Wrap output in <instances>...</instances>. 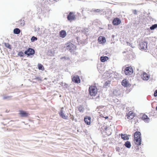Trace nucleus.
<instances>
[{
    "instance_id": "nucleus-9",
    "label": "nucleus",
    "mask_w": 157,
    "mask_h": 157,
    "mask_svg": "<svg viewBox=\"0 0 157 157\" xmlns=\"http://www.w3.org/2000/svg\"><path fill=\"white\" fill-rule=\"evenodd\" d=\"M121 22V20L119 18H115L113 21V24L114 25H117L120 24Z\"/></svg>"
},
{
    "instance_id": "nucleus-12",
    "label": "nucleus",
    "mask_w": 157,
    "mask_h": 157,
    "mask_svg": "<svg viewBox=\"0 0 157 157\" xmlns=\"http://www.w3.org/2000/svg\"><path fill=\"white\" fill-rule=\"evenodd\" d=\"M19 114L21 115V116L24 117H27L29 114L28 113L26 112L23 110L20 111Z\"/></svg>"
},
{
    "instance_id": "nucleus-7",
    "label": "nucleus",
    "mask_w": 157,
    "mask_h": 157,
    "mask_svg": "<svg viewBox=\"0 0 157 157\" xmlns=\"http://www.w3.org/2000/svg\"><path fill=\"white\" fill-rule=\"evenodd\" d=\"M71 79L72 81L76 83H79L80 82V80L79 77L78 75L72 76Z\"/></svg>"
},
{
    "instance_id": "nucleus-8",
    "label": "nucleus",
    "mask_w": 157,
    "mask_h": 157,
    "mask_svg": "<svg viewBox=\"0 0 157 157\" xmlns=\"http://www.w3.org/2000/svg\"><path fill=\"white\" fill-rule=\"evenodd\" d=\"M106 39L103 36H100L98 39V42L100 44H104L106 42Z\"/></svg>"
},
{
    "instance_id": "nucleus-30",
    "label": "nucleus",
    "mask_w": 157,
    "mask_h": 157,
    "mask_svg": "<svg viewBox=\"0 0 157 157\" xmlns=\"http://www.w3.org/2000/svg\"><path fill=\"white\" fill-rule=\"evenodd\" d=\"M128 72V67H126L125 68V69L124 70V72L125 73V74L126 75H128V72Z\"/></svg>"
},
{
    "instance_id": "nucleus-10",
    "label": "nucleus",
    "mask_w": 157,
    "mask_h": 157,
    "mask_svg": "<svg viewBox=\"0 0 157 157\" xmlns=\"http://www.w3.org/2000/svg\"><path fill=\"white\" fill-rule=\"evenodd\" d=\"M135 74L133 73V70L131 67H128V75H131V77L134 76Z\"/></svg>"
},
{
    "instance_id": "nucleus-37",
    "label": "nucleus",
    "mask_w": 157,
    "mask_h": 157,
    "mask_svg": "<svg viewBox=\"0 0 157 157\" xmlns=\"http://www.w3.org/2000/svg\"><path fill=\"white\" fill-rule=\"evenodd\" d=\"M10 98V97L9 96H7V97H5L4 98V99H6V98Z\"/></svg>"
},
{
    "instance_id": "nucleus-32",
    "label": "nucleus",
    "mask_w": 157,
    "mask_h": 157,
    "mask_svg": "<svg viewBox=\"0 0 157 157\" xmlns=\"http://www.w3.org/2000/svg\"><path fill=\"white\" fill-rule=\"evenodd\" d=\"M154 95L155 97H156L157 96V90L155 91Z\"/></svg>"
},
{
    "instance_id": "nucleus-28",
    "label": "nucleus",
    "mask_w": 157,
    "mask_h": 157,
    "mask_svg": "<svg viewBox=\"0 0 157 157\" xmlns=\"http://www.w3.org/2000/svg\"><path fill=\"white\" fill-rule=\"evenodd\" d=\"M37 40V38L34 36H33L31 38V40L32 42H34Z\"/></svg>"
},
{
    "instance_id": "nucleus-26",
    "label": "nucleus",
    "mask_w": 157,
    "mask_h": 157,
    "mask_svg": "<svg viewBox=\"0 0 157 157\" xmlns=\"http://www.w3.org/2000/svg\"><path fill=\"white\" fill-rule=\"evenodd\" d=\"M157 28V24H155L152 25L150 27V29L151 30H153L154 29Z\"/></svg>"
},
{
    "instance_id": "nucleus-23",
    "label": "nucleus",
    "mask_w": 157,
    "mask_h": 157,
    "mask_svg": "<svg viewBox=\"0 0 157 157\" xmlns=\"http://www.w3.org/2000/svg\"><path fill=\"white\" fill-rule=\"evenodd\" d=\"M121 138L124 140H127L128 139V136L127 135L125 134H121Z\"/></svg>"
},
{
    "instance_id": "nucleus-21",
    "label": "nucleus",
    "mask_w": 157,
    "mask_h": 157,
    "mask_svg": "<svg viewBox=\"0 0 157 157\" xmlns=\"http://www.w3.org/2000/svg\"><path fill=\"white\" fill-rule=\"evenodd\" d=\"M14 33L16 34H19L20 33V30L18 28L15 29L13 30Z\"/></svg>"
},
{
    "instance_id": "nucleus-2",
    "label": "nucleus",
    "mask_w": 157,
    "mask_h": 157,
    "mask_svg": "<svg viewBox=\"0 0 157 157\" xmlns=\"http://www.w3.org/2000/svg\"><path fill=\"white\" fill-rule=\"evenodd\" d=\"M89 92L91 96H95L98 92L97 87L96 86H90L89 88Z\"/></svg>"
},
{
    "instance_id": "nucleus-34",
    "label": "nucleus",
    "mask_w": 157,
    "mask_h": 157,
    "mask_svg": "<svg viewBox=\"0 0 157 157\" xmlns=\"http://www.w3.org/2000/svg\"><path fill=\"white\" fill-rule=\"evenodd\" d=\"M124 145L125 146L128 147V141H126L124 144Z\"/></svg>"
},
{
    "instance_id": "nucleus-27",
    "label": "nucleus",
    "mask_w": 157,
    "mask_h": 157,
    "mask_svg": "<svg viewBox=\"0 0 157 157\" xmlns=\"http://www.w3.org/2000/svg\"><path fill=\"white\" fill-rule=\"evenodd\" d=\"M17 55L19 56L20 57H23L24 56V53L22 51L19 52Z\"/></svg>"
},
{
    "instance_id": "nucleus-14",
    "label": "nucleus",
    "mask_w": 157,
    "mask_h": 157,
    "mask_svg": "<svg viewBox=\"0 0 157 157\" xmlns=\"http://www.w3.org/2000/svg\"><path fill=\"white\" fill-rule=\"evenodd\" d=\"M136 116V114L133 111H130L128 113V117L131 118H134Z\"/></svg>"
},
{
    "instance_id": "nucleus-35",
    "label": "nucleus",
    "mask_w": 157,
    "mask_h": 157,
    "mask_svg": "<svg viewBox=\"0 0 157 157\" xmlns=\"http://www.w3.org/2000/svg\"><path fill=\"white\" fill-rule=\"evenodd\" d=\"M133 13L134 14H137V11L136 10H134L133 11Z\"/></svg>"
},
{
    "instance_id": "nucleus-38",
    "label": "nucleus",
    "mask_w": 157,
    "mask_h": 157,
    "mask_svg": "<svg viewBox=\"0 0 157 157\" xmlns=\"http://www.w3.org/2000/svg\"><path fill=\"white\" fill-rule=\"evenodd\" d=\"M156 110H157V106L155 108Z\"/></svg>"
},
{
    "instance_id": "nucleus-20",
    "label": "nucleus",
    "mask_w": 157,
    "mask_h": 157,
    "mask_svg": "<svg viewBox=\"0 0 157 157\" xmlns=\"http://www.w3.org/2000/svg\"><path fill=\"white\" fill-rule=\"evenodd\" d=\"M84 121L87 125H90V118H84Z\"/></svg>"
},
{
    "instance_id": "nucleus-19",
    "label": "nucleus",
    "mask_w": 157,
    "mask_h": 157,
    "mask_svg": "<svg viewBox=\"0 0 157 157\" xmlns=\"http://www.w3.org/2000/svg\"><path fill=\"white\" fill-rule=\"evenodd\" d=\"M18 23L21 26H23L25 24V22L24 20L21 19L18 21Z\"/></svg>"
},
{
    "instance_id": "nucleus-33",
    "label": "nucleus",
    "mask_w": 157,
    "mask_h": 157,
    "mask_svg": "<svg viewBox=\"0 0 157 157\" xmlns=\"http://www.w3.org/2000/svg\"><path fill=\"white\" fill-rule=\"evenodd\" d=\"M142 118H147V117L146 115L144 114L143 115Z\"/></svg>"
},
{
    "instance_id": "nucleus-6",
    "label": "nucleus",
    "mask_w": 157,
    "mask_h": 157,
    "mask_svg": "<svg viewBox=\"0 0 157 157\" xmlns=\"http://www.w3.org/2000/svg\"><path fill=\"white\" fill-rule=\"evenodd\" d=\"M35 53V51L34 49L31 48H29L28 49L25 51L24 54L27 55L28 56L33 55Z\"/></svg>"
},
{
    "instance_id": "nucleus-3",
    "label": "nucleus",
    "mask_w": 157,
    "mask_h": 157,
    "mask_svg": "<svg viewBox=\"0 0 157 157\" xmlns=\"http://www.w3.org/2000/svg\"><path fill=\"white\" fill-rule=\"evenodd\" d=\"M76 18V15L75 14V13L73 12H70L67 16V20L70 22L75 20Z\"/></svg>"
},
{
    "instance_id": "nucleus-40",
    "label": "nucleus",
    "mask_w": 157,
    "mask_h": 157,
    "mask_svg": "<svg viewBox=\"0 0 157 157\" xmlns=\"http://www.w3.org/2000/svg\"><path fill=\"white\" fill-rule=\"evenodd\" d=\"M129 84H128V86H129Z\"/></svg>"
},
{
    "instance_id": "nucleus-1",
    "label": "nucleus",
    "mask_w": 157,
    "mask_h": 157,
    "mask_svg": "<svg viewBox=\"0 0 157 157\" xmlns=\"http://www.w3.org/2000/svg\"><path fill=\"white\" fill-rule=\"evenodd\" d=\"M112 127L111 125L109 126L104 124L101 127V131L102 133H105L106 135L109 136L111 134L113 131Z\"/></svg>"
},
{
    "instance_id": "nucleus-29",
    "label": "nucleus",
    "mask_w": 157,
    "mask_h": 157,
    "mask_svg": "<svg viewBox=\"0 0 157 157\" xmlns=\"http://www.w3.org/2000/svg\"><path fill=\"white\" fill-rule=\"evenodd\" d=\"M35 79L38 80L39 81H42L41 78L39 77H36Z\"/></svg>"
},
{
    "instance_id": "nucleus-16",
    "label": "nucleus",
    "mask_w": 157,
    "mask_h": 157,
    "mask_svg": "<svg viewBox=\"0 0 157 157\" xmlns=\"http://www.w3.org/2000/svg\"><path fill=\"white\" fill-rule=\"evenodd\" d=\"M111 81L109 80L106 81L105 83H104L103 84V87L105 88L109 87L111 84Z\"/></svg>"
},
{
    "instance_id": "nucleus-4",
    "label": "nucleus",
    "mask_w": 157,
    "mask_h": 157,
    "mask_svg": "<svg viewBox=\"0 0 157 157\" xmlns=\"http://www.w3.org/2000/svg\"><path fill=\"white\" fill-rule=\"evenodd\" d=\"M66 47L67 50H69L70 52L73 51L75 49V47L74 44L70 42H68L66 44Z\"/></svg>"
},
{
    "instance_id": "nucleus-15",
    "label": "nucleus",
    "mask_w": 157,
    "mask_h": 157,
    "mask_svg": "<svg viewBox=\"0 0 157 157\" xmlns=\"http://www.w3.org/2000/svg\"><path fill=\"white\" fill-rule=\"evenodd\" d=\"M60 36L61 37L63 38L65 37L66 35V33L64 30H61L59 33Z\"/></svg>"
},
{
    "instance_id": "nucleus-24",
    "label": "nucleus",
    "mask_w": 157,
    "mask_h": 157,
    "mask_svg": "<svg viewBox=\"0 0 157 157\" xmlns=\"http://www.w3.org/2000/svg\"><path fill=\"white\" fill-rule=\"evenodd\" d=\"M38 68L39 70H44V67L41 64L39 63L38 65Z\"/></svg>"
},
{
    "instance_id": "nucleus-22",
    "label": "nucleus",
    "mask_w": 157,
    "mask_h": 157,
    "mask_svg": "<svg viewBox=\"0 0 157 157\" xmlns=\"http://www.w3.org/2000/svg\"><path fill=\"white\" fill-rule=\"evenodd\" d=\"M78 109L80 112H82L84 110V108L81 105H80L79 106H78Z\"/></svg>"
},
{
    "instance_id": "nucleus-39",
    "label": "nucleus",
    "mask_w": 157,
    "mask_h": 157,
    "mask_svg": "<svg viewBox=\"0 0 157 157\" xmlns=\"http://www.w3.org/2000/svg\"><path fill=\"white\" fill-rule=\"evenodd\" d=\"M104 118H108V117H104Z\"/></svg>"
},
{
    "instance_id": "nucleus-5",
    "label": "nucleus",
    "mask_w": 157,
    "mask_h": 157,
    "mask_svg": "<svg viewBox=\"0 0 157 157\" xmlns=\"http://www.w3.org/2000/svg\"><path fill=\"white\" fill-rule=\"evenodd\" d=\"M147 43L144 40H142L139 44V48L142 50H146L147 48Z\"/></svg>"
},
{
    "instance_id": "nucleus-18",
    "label": "nucleus",
    "mask_w": 157,
    "mask_h": 157,
    "mask_svg": "<svg viewBox=\"0 0 157 157\" xmlns=\"http://www.w3.org/2000/svg\"><path fill=\"white\" fill-rule=\"evenodd\" d=\"M121 84L123 86L127 87L128 85V82L126 79L123 80L121 82Z\"/></svg>"
},
{
    "instance_id": "nucleus-17",
    "label": "nucleus",
    "mask_w": 157,
    "mask_h": 157,
    "mask_svg": "<svg viewBox=\"0 0 157 157\" xmlns=\"http://www.w3.org/2000/svg\"><path fill=\"white\" fill-rule=\"evenodd\" d=\"M109 59V58L106 56H101L100 57V60L102 62H104Z\"/></svg>"
},
{
    "instance_id": "nucleus-31",
    "label": "nucleus",
    "mask_w": 157,
    "mask_h": 157,
    "mask_svg": "<svg viewBox=\"0 0 157 157\" xmlns=\"http://www.w3.org/2000/svg\"><path fill=\"white\" fill-rule=\"evenodd\" d=\"M101 11V10L99 9H98L96 10H94V12H99Z\"/></svg>"
},
{
    "instance_id": "nucleus-11",
    "label": "nucleus",
    "mask_w": 157,
    "mask_h": 157,
    "mask_svg": "<svg viewBox=\"0 0 157 157\" xmlns=\"http://www.w3.org/2000/svg\"><path fill=\"white\" fill-rule=\"evenodd\" d=\"M64 107H62L60 109L59 112V114L60 117L63 118L65 117V112L64 111Z\"/></svg>"
},
{
    "instance_id": "nucleus-13",
    "label": "nucleus",
    "mask_w": 157,
    "mask_h": 157,
    "mask_svg": "<svg viewBox=\"0 0 157 157\" xmlns=\"http://www.w3.org/2000/svg\"><path fill=\"white\" fill-rule=\"evenodd\" d=\"M142 78L144 80H147L149 79V77L147 73H144L142 76Z\"/></svg>"
},
{
    "instance_id": "nucleus-25",
    "label": "nucleus",
    "mask_w": 157,
    "mask_h": 157,
    "mask_svg": "<svg viewBox=\"0 0 157 157\" xmlns=\"http://www.w3.org/2000/svg\"><path fill=\"white\" fill-rule=\"evenodd\" d=\"M4 44L7 48L10 49H11V45L9 43H4Z\"/></svg>"
},
{
    "instance_id": "nucleus-36",
    "label": "nucleus",
    "mask_w": 157,
    "mask_h": 157,
    "mask_svg": "<svg viewBox=\"0 0 157 157\" xmlns=\"http://www.w3.org/2000/svg\"><path fill=\"white\" fill-rule=\"evenodd\" d=\"M66 58L65 57H63L61 58V59H65Z\"/></svg>"
}]
</instances>
